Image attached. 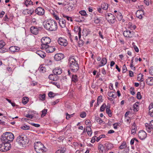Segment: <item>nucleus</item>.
<instances>
[{
	"label": "nucleus",
	"mask_w": 153,
	"mask_h": 153,
	"mask_svg": "<svg viewBox=\"0 0 153 153\" xmlns=\"http://www.w3.org/2000/svg\"><path fill=\"white\" fill-rule=\"evenodd\" d=\"M44 28L49 31L56 30L57 29V24L56 21L53 20H47L43 23Z\"/></svg>",
	"instance_id": "f257e3e1"
},
{
	"label": "nucleus",
	"mask_w": 153,
	"mask_h": 153,
	"mask_svg": "<svg viewBox=\"0 0 153 153\" xmlns=\"http://www.w3.org/2000/svg\"><path fill=\"white\" fill-rule=\"evenodd\" d=\"M68 63L70 64L69 67L71 71L74 72H76L78 71L79 68V65L74 58H70Z\"/></svg>",
	"instance_id": "f03ea898"
},
{
	"label": "nucleus",
	"mask_w": 153,
	"mask_h": 153,
	"mask_svg": "<svg viewBox=\"0 0 153 153\" xmlns=\"http://www.w3.org/2000/svg\"><path fill=\"white\" fill-rule=\"evenodd\" d=\"M16 141L19 145L22 147H24L28 142L27 136L23 134H21L17 137Z\"/></svg>",
	"instance_id": "7ed1b4c3"
},
{
	"label": "nucleus",
	"mask_w": 153,
	"mask_h": 153,
	"mask_svg": "<svg viewBox=\"0 0 153 153\" xmlns=\"http://www.w3.org/2000/svg\"><path fill=\"white\" fill-rule=\"evenodd\" d=\"M34 148L37 153H44L46 151V148L40 142H36L34 143Z\"/></svg>",
	"instance_id": "20e7f679"
},
{
	"label": "nucleus",
	"mask_w": 153,
	"mask_h": 153,
	"mask_svg": "<svg viewBox=\"0 0 153 153\" xmlns=\"http://www.w3.org/2000/svg\"><path fill=\"white\" fill-rule=\"evenodd\" d=\"M14 138L13 134L11 132H6L2 136L1 140L2 142H10L12 141Z\"/></svg>",
	"instance_id": "39448f33"
},
{
	"label": "nucleus",
	"mask_w": 153,
	"mask_h": 153,
	"mask_svg": "<svg viewBox=\"0 0 153 153\" xmlns=\"http://www.w3.org/2000/svg\"><path fill=\"white\" fill-rule=\"evenodd\" d=\"M42 44L41 45V49H44L47 46L48 44H49L51 42V39L48 37H44L42 38L41 39Z\"/></svg>",
	"instance_id": "423d86ee"
},
{
	"label": "nucleus",
	"mask_w": 153,
	"mask_h": 153,
	"mask_svg": "<svg viewBox=\"0 0 153 153\" xmlns=\"http://www.w3.org/2000/svg\"><path fill=\"white\" fill-rule=\"evenodd\" d=\"M134 34V32L133 31H131L128 29H126L123 33L124 36L128 38H132Z\"/></svg>",
	"instance_id": "0eeeda50"
},
{
	"label": "nucleus",
	"mask_w": 153,
	"mask_h": 153,
	"mask_svg": "<svg viewBox=\"0 0 153 153\" xmlns=\"http://www.w3.org/2000/svg\"><path fill=\"white\" fill-rule=\"evenodd\" d=\"M145 125L146 129L148 133H150L152 131H153V120L149 123H146Z\"/></svg>",
	"instance_id": "6e6552de"
},
{
	"label": "nucleus",
	"mask_w": 153,
	"mask_h": 153,
	"mask_svg": "<svg viewBox=\"0 0 153 153\" xmlns=\"http://www.w3.org/2000/svg\"><path fill=\"white\" fill-rule=\"evenodd\" d=\"M58 42L60 45L64 46H66L68 44L67 40L63 38H59L58 40Z\"/></svg>",
	"instance_id": "1a4fd4ad"
},
{
	"label": "nucleus",
	"mask_w": 153,
	"mask_h": 153,
	"mask_svg": "<svg viewBox=\"0 0 153 153\" xmlns=\"http://www.w3.org/2000/svg\"><path fill=\"white\" fill-rule=\"evenodd\" d=\"M5 45V43L3 40L0 41V53H4L7 51V49L4 47Z\"/></svg>",
	"instance_id": "9d476101"
},
{
	"label": "nucleus",
	"mask_w": 153,
	"mask_h": 153,
	"mask_svg": "<svg viewBox=\"0 0 153 153\" xmlns=\"http://www.w3.org/2000/svg\"><path fill=\"white\" fill-rule=\"evenodd\" d=\"M139 138L141 140H144L146 137V133L143 130L140 131L138 133Z\"/></svg>",
	"instance_id": "9b49d317"
},
{
	"label": "nucleus",
	"mask_w": 153,
	"mask_h": 153,
	"mask_svg": "<svg viewBox=\"0 0 153 153\" xmlns=\"http://www.w3.org/2000/svg\"><path fill=\"white\" fill-rule=\"evenodd\" d=\"M35 12L36 14L38 15L42 16L44 14L45 11L42 8L39 7L36 9L35 10Z\"/></svg>",
	"instance_id": "f8f14e48"
},
{
	"label": "nucleus",
	"mask_w": 153,
	"mask_h": 153,
	"mask_svg": "<svg viewBox=\"0 0 153 153\" xmlns=\"http://www.w3.org/2000/svg\"><path fill=\"white\" fill-rule=\"evenodd\" d=\"M64 58V55L61 53H58L56 54L54 58L55 60L57 61H59L63 59Z\"/></svg>",
	"instance_id": "ddd939ff"
},
{
	"label": "nucleus",
	"mask_w": 153,
	"mask_h": 153,
	"mask_svg": "<svg viewBox=\"0 0 153 153\" xmlns=\"http://www.w3.org/2000/svg\"><path fill=\"white\" fill-rule=\"evenodd\" d=\"M44 49H45L46 52L48 53H51L53 52L56 50V48L54 46H50L48 45V46L44 48Z\"/></svg>",
	"instance_id": "4468645a"
},
{
	"label": "nucleus",
	"mask_w": 153,
	"mask_h": 153,
	"mask_svg": "<svg viewBox=\"0 0 153 153\" xmlns=\"http://www.w3.org/2000/svg\"><path fill=\"white\" fill-rule=\"evenodd\" d=\"M30 31L32 33L36 35L38 33L39 29L37 27L32 26L30 27Z\"/></svg>",
	"instance_id": "2eb2a0df"
},
{
	"label": "nucleus",
	"mask_w": 153,
	"mask_h": 153,
	"mask_svg": "<svg viewBox=\"0 0 153 153\" xmlns=\"http://www.w3.org/2000/svg\"><path fill=\"white\" fill-rule=\"evenodd\" d=\"M20 49L18 47L16 46H12L9 48V51L12 52L14 53L19 51Z\"/></svg>",
	"instance_id": "dca6fc26"
},
{
	"label": "nucleus",
	"mask_w": 153,
	"mask_h": 153,
	"mask_svg": "<svg viewBox=\"0 0 153 153\" xmlns=\"http://www.w3.org/2000/svg\"><path fill=\"white\" fill-rule=\"evenodd\" d=\"M49 79L53 81H56L59 79V77L58 76L55 75L54 74H50L48 76Z\"/></svg>",
	"instance_id": "f3484780"
},
{
	"label": "nucleus",
	"mask_w": 153,
	"mask_h": 153,
	"mask_svg": "<svg viewBox=\"0 0 153 153\" xmlns=\"http://www.w3.org/2000/svg\"><path fill=\"white\" fill-rule=\"evenodd\" d=\"M107 63V60L106 58L103 57L102 58L100 62V64H99L98 67L99 68L105 65Z\"/></svg>",
	"instance_id": "a211bd4d"
},
{
	"label": "nucleus",
	"mask_w": 153,
	"mask_h": 153,
	"mask_svg": "<svg viewBox=\"0 0 153 153\" xmlns=\"http://www.w3.org/2000/svg\"><path fill=\"white\" fill-rule=\"evenodd\" d=\"M74 31L76 32H78V35L79 36V38L80 39L81 37V29L80 27L77 26H75L74 29Z\"/></svg>",
	"instance_id": "6ab92c4d"
},
{
	"label": "nucleus",
	"mask_w": 153,
	"mask_h": 153,
	"mask_svg": "<svg viewBox=\"0 0 153 153\" xmlns=\"http://www.w3.org/2000/svg\"><path fill=\"white\" fill-rule=\"evenodd\" d=\"M59 25L62 28L66 27V22L65 20L63 19H60L59 21Z\"/></svg>",
	"instance_id": "aec40b11"
},
{
	"label": "nucleus",
	"mask_w": 153,
	"mask_h": 153,
	"mask_svg": "<svg viewBox=\"0 0 153 153\" xmlns=\"http://www.w3.org/2000/svg\"><path fill=\"white\" fill-rule=\"evenodd\" d=\"M53 73L55 75H59L62 73V70L59 68H56L53 71Z\"/></svg>",
	"instance_id": "412c9836"
},
{
	"label": "nucleus",
	"mask_w": 153,
	"mask_h": 153,
	"mask_svg": "<svg viewBox=\"0 0 153 153\" xmlns=\"http://www.w3.org/2000/svg\"><path fill=\"white\" fill-rule=\"evenodd\" d=\"M106 18L109 23L113 24L115 21V17L114 15H112V16L110 17H106Z\"/></svg>",
	"instance_id": "4be33fe9"
},
{
	"label": "nucleus",
	"mask_w": 153,
	"mask_h": 153,
	"mask_svg": "<svg viewBox=\"0 0 153 153\" xmlns=\"http://www.w3.org/2000/svg\"><path fill=\"white\" fill-rule=\"evenodd\" d=\"M2 142V143H4V146L5 149V150L6 152L9 150L11 148V146L10 142Z\"/></svg>",
	"instance_id": "5701e85b"
},
{
	"label": "nucleus",
	"mask_w": 153,
	"mask_h": 153,
	"mask_svg": "<svg viewBox=\"0 0 153 153\" xmlns=\"http://www.w3.org/2000/svg\"><path fill=\"white\" fill-rule=\"evenodd\" d=\"M146 82L149 85H153V77H148L146 80Z\"/></svg>",
	"instance_id": "b1692460"
},
{
	"label": "nucleus",
	"mask_w": 153,
	"mask_h": 153,
	"mask_svg": "<svg viewBox=\"0 0 153 153\" xmlns=\"http://www.w3.org/2000/svg\"><path fill=\"white\" fill-rule=\"evenodd\" d=\"M149 114L151 117H153V104H150L149 107Z\"/></svg>",
	"instance_id": "393cba45"
},
{
	"label": "nucleus",
	"mask_w": 153,
	"mask_h": 153,
	"mask_svg": "<svg viewBox=\"0 0 153 153\" xmlns=\"http://www.w3.org/2000/svg\"><path fill=\"white\" fill-rule=\"evenodd\" d=\"M66 148L64 147H61L59 149L57 150L55 153H66Z\"/></svg>",
	"instance_id": "a878e982"
},
{
	"label": "nucleus",
	"mask_w": 153,
	"mask_h": 153,
	"mask_svg": "<svg viewBox=\"0 0 153 153\" xmlns=\"http://www.w3.org/2000/svg\"><path fill=\"white\" fill-rule=\"evenodd\" d=\"M36 53L43 58L45 57L46 56L45 53L41 51H37L36 52Z\"/></svg>",
	"instance_id": "bb28decb"
},
{
	"label": "nucleus",
	"mask_w": 153,
	"mask_h": 153,
	"mask_svg": "<svg viewBox=\"0 0 153 153\" xmlns=\"http://www.w3.org/2000/svg\"><path fill=\"white\" fill-rule=\"evenodd\" d=\"M71 82L76 83L78 80L77 76L76 75L72 74L71 75Z\"/></svg>",
	"instance_id": "cd10ccee"
},
{
	"label": "nucleus",
	"mask_w": 153,
	"mask_h": 153,
	"mask_svg": "<svg viewBox=\"0 0 153 153\" xmlns=\"http://www.w3.org/2000/svg\"><path fill=\"white\" fill-rule=\"evenodd\" d=\"M132 129L131 131V134H134L136 133L137 127H136V124L135 123H134L131 126Z\"/></svg>",
	"instance_id": "c85d7f7f"
},
{
	"label": "nucleus",
	"mask_w": 153,
	"mask_h": 153,
	"mask_svg": "<svg viewBox=\"0 0 153 153\" xmlns=\"http://www.w3.org/2000/svg\"><path fill=\"white\" fill-rule=\"evenodd\" d=\"M139 102H137L134 104L133 105V110L134 111H137L139 110L138 104Z\"/></svg>",
	"instance_id": "c756f323"
},
{
	"label": "nucleus",
	"mask_w": 153,
	"mask_h": 153,
	"mask_svg": "<svg viewBox=\"0 0 153 153\" xmlns=\"http://www.w3.org/2000/svg\"><path fill=\"white\" fill-rule=\"evenodd\" d=\"M105 145L106 148L107 150H108L111 149L114 147L113 145L111 143H106Z\"/></svg>",
	"instance_id": "7c9ffc66"
},
{
	"label": "nucleus",
	"mask_w": 153,
	"mask_h": 153,
	"mask_svg": "<svg viewBox=\"0 0 153 153\" xmlns=\"http://www.w3.org/2000/svg\"><path fill=\"white\" fill-rule=\"evenodd\" d=\"M108 7V4L106 3L103 2L101 5L102 8L104 10H107Z\"/></svg>",
	"instance_id": "2f4dec72"
},
{
	"label": "nucleus",
	"mask_w": 153,
	"mask_h": 153,
	"mask_svg": "<svg viewBox=\"0 0 153 153\" xmlns=\"http://www.w3.org/2000/svg\"><path fill=\"white\" fill-rule=\"evenodd\" d=\"M110 108V106H107L106 108V113L108 114L109 116L111 117L112 116V113Z\"/></svg>",
	"instance_id": "473e14b6"
},
{
	"label": "nucleus",
	"mask_w": 153,
	"mask_h": 153,
	"mask_svg": "<svg viewBox=\"0 0 153 153\" xmlns=\"http://www.w3.org/2000/svg\"><path fill=\"white\" fill-rule=\"evenodd\" d=\"M24 3L27 7H28L30 5H32L33 4V2L31 0H26L25 1Z\"/></svg>",
	"instance_id": "72a5a7b5"
},
{
	"label": "nucleus",
	"mask_w": 153,
	"mask_h": 153,
	"mask_svg": "<svg viewBox=\"0 0 153 153\" xmlns=\"http://www.w3.org/2000/svg\"><path fill=\"white\" fill-rule=\"evenodd\" d=\"M116 16L119 21H121L123 18V16L121 13L119 11L115 14Z\"/></svg>",
	"instance_id": "f704fd0d"
},
{
	"label": "nucleus",
	"mask_w": 153,
	"mask_h": 153,
	"mask_svg": "<svg viewBox=\"0 0 153 153\" xmlns=\"http://www.w3.org/2000/svg\"><path fill=\"white\" fill-rule=\"evenodd\" d=\"M114 92H109L108 94V95L110 97H112L113 98H116L117 96L116 94H112L114 93Z\"/></svg>",
	"instance_id": "c9c22d12"
},
{
	"label": "nucleus",
	"mask_w": 153,
	"mask_h": 153,
	"mask_svg": "<svg viewBox=\"0 0 153 153\" xmlns=\"http://www.w3.org/2000/svg\"><path fill=\"white\" fill-rule=\"evenodd\" d=\"M39 71L42 73H44L46 71V69L45 67L40 66L39 68Z\"/></svg>",
	"instance_id": "e433bc0d"
},
{
	"label": "nucleus",
	"mask_w": 153,
	"mask_h": 153,
	"mask_svg": "<svg viewBox=\"0 0 153 153\" xmlns=\"http://www.w3.org/2000/svg\"><path fill=\"white\" fill-rule=\"evenodd\" d=\"M45 63L48 65H50L52 64V61L50 59H46L45 60Z\"/></svg>",
	"instance_id": "4c0bfd02"
},
{
	"label": "nucleus",
	"mask_w": 153,
	"mask_h": 153,
	"mask_svg": "<svg viewBox=\"0 0 153 153\" xmlns=\"http://www.w3.org/2000/svg\"><path fill=\"white\" fill-rule=\"evenodd\" d=\"M90 32L88 29H84L83 33L84 34L85 36H87L90 33Z\"/></svg>",
	"instance_id": "58836bf2"
},
{
	"label": "nucleus",
	"mask_w": 153,
	"mask_h": 153,
	"mask_svg": "<svg viewBox=\"0 0 153 153\" xmlns=\"http://www.w3.org/2000/svg\"><path fill=\"white\" fill-rule=\"evenodd\" d=\"M107 106L105 103L103 104L101 106L100 108V111H103L105 108H106Z\"/></svg>",
	"instance_id": "ea45409f"
},
{
	"label": "nucleus",
	"mask_w": 153,
	"mask_h": 153,
	"mask_svg": "<svg viewBox=\"0 0 153 153\" xmlns=\"http://www.w3.org/2000/svg\"><path fill=\"white\" fill-rule=\"evenodd\" d=\"M4 147V143H2V144H0V151L3 152H6Z\"/></svg>",
	"instance_id": "a19ab883"
},
{
	"label": "nucleus",
	"mask_w": 153,
	"mask_h": 153,
	"mask_svg": "<svg viewBox=\"0 0 153 153\" xmlns=\"http://www.w3.org/2000/svg\"><path fill=\"white\" fill-rule=\"evenodd\" d=\"M48 110L47 109H44L42 111V114L41 115V117H43L45 116L46 114L47 113Z\"/></svg>",
	"instance_id": "79ce46f5"
},
{
	"label": "nucleus",
	"mask_w": 153,
	"mask_h": 153,
	"mask_svg": "<svg viewBox=\"0 0 153 153\" xmlns=\"http://www.w3.org/2000/svg\"><path fill=\"white\" fill-rule=\"evenodd\" d=\"M136 26L135 25H133L131 23L129 24L128 27L131 30H134L136 28Z\"/></svg>",
	"instance_id": "37998d69"
},
{
	"label": "nucleus",
	"mask_w": 153,
	"mask_h": 153,
	"mask_svg": "<svg viewBox=\"0 0 153 153\" xmlns=\"http://www.w3.org/2000/svg\"><path fill=\"white\" fill-rule=\"evenodd\" d=\"M27 13L30 16L31 15L34 13V10L33 9H30V10H27Z\"/></svg>",
	"instance_id": "c03bdc74"
},
{
	"label": "nucleus",
	"mask_w": 153,
	"mask_h": 153,
	"mask_svg": "<svg viewBox=\"0 0 153 153\" xmlns=\"http://www.w3.org/2000/svg\"><path fill=\"white\" fill-rule=\"evenodd\" d=\"M95 120H96L97 122L99 124L102 123L103 122V121L102 120V119L98 117H96Z\"/></svg>",
	"instance_id": "a18cd8bd"
},
{
	"label": "nucleus",
	"mask_w": 153,
	"mask_h": 153,
	"mask_svg": "<svg viewBox=\"0 0 153 153\" xmlns=\"http://www.w3.org/2000/svg\"><path fill=\"white\" fill-rule=\"evenodd\" d=\"M51 83L52 84L55 85L58 88L60 87V85L59 84L55 81H52Z\"/></svg>",
	"instance_id": "49530a36"
},
{
	"label": "nucleus",
	"mask_w": 153,
	"mask_h": 153,
	"mask_svg": "<svg viewBox=\"0 0 153 153\" xmlns=\"http://www.w3.org/2000/svg\"><path fill=\"white\" fill-rule=\"evenodd\" d=\"M28 98L27 97H24L23 98L22 100V103L24 104H26L28 102Z\"/></svg>",
	"instance_id": "de8ad7c7"
},
{
	"label": "nucleus",
	"mask_w": 153,
	"mask_h": 153,
	"mask_svg": "<svg viewBox=\"0 0 153 153\" xmlns=\"http://www.w3.org/2000/svg\"><path fill=\"white\" fill-rule=\"evenodd\" d=\"M21 129L23 130H29L30 129V127L27 125L22 126L21 127Z\"/></svg>",
	"instance_id": "09e8293b"
},
{
	"label": "nucleus",
	"mask_w": 153,
	"mask_h": 153,
	"mask_svg": "<svg viewBox=\"0 0 153 153\" xmlns=\"http://www.w3.org/2000/svg\"><path fill=\"white\" fill-rule=\"evenodd\" d=\"M74 115V113L71 114H69L68 113H66V119L67 120H68L70 118L72 117Z\"/></svg>",
	"instance_id": "8fccbe9b"
},
{
	"label": "nucleus",
	"mask_w": 153,
	"mask_h": 153,
	"mask_svg": "<svg viewBox=\"0 0 153 153\" xmlns=\"http://www.w3.org/2000/svg\"><path fill=\"white\" fill-rule=\"evenodd\" d=\"M126 147V144L125 142L123 143L119 147V149H124Z\"/></svg>",
	"instance_id": "3c124183"
},
{
	"label": "nucleus",
	"mask_w": 153,
	"mask_h": 153,
	"mask_svg": "<svg viewBox=\"0 0 153 153\" xmlns=\"http://www.w3.org/2000/svg\"><path fill=\"white\" fill-rule=\"evenodd\" d=\"M94 22L96 24H98L100 22V19L97 17H96L94 19Z\"/></svg>",
	"instance_id": "603ef678"
},
{
	"label": "nucleus",
	"mask_w": 153,
	"mask_h": 153,
	"mask_svg": "<svg viewBox=\"0 0 153 153\" xmlns=\"http://www.w3.org/2000/svg\"><path fill=\"white\" fill-rule=\"evenodd\" d=\"M48 95L50 97H53L55 96V94L51 91L49 93Z\"/></svg>",
	"instance_id": "864d4df0"
},
{
	"label": "nucleus",
	"mask_w": 153,
	"mask_h": 153,
	"mask_svg": "<svg viewBox=\"0 0 153 153\" xmlns=\"http://www.w3.org/2000/svg\"><path fill=\"white\" fill-rule=\"evenodd\" d=\"M45 95L44 94L42 95L41 94L39 97L40 99L42 101L44 100L45 99Z\"/></svg>",
	"instance_id": "5fc2aeb1"
},
{
	"label": "nucleus",
	"mask_w": 153,
	"mask_h": 153,
	"mask_svg": "<svg viewBox=\"0 0 153 153\" xmlns=\"http://www.w3.org/2000/svg\"><path fill=\"white\" fill-rule=\"evenodd\" d=\"M79 13L82 16H85L87 15L86 11L84 10H82L79 12Z\"/></svg>",
	"instance_id": "6e6d98bb"
},
{
	"label": "nucleus",
	"mask_w": 153,
	"mask_h": 153,
	"mask_svg": "<svg viewBox=\"0 0 153 153\" xmlns=\"http://www.w3.org/2000/svg\"><path fill=\"white\" fill-rule=\"evenodd\" d=\"M134 88L133 87L131 88L130 89L131 94L132 95H134L135 94V92L134 91Z\"/></svg>",
	"instance_id": "4d7b16f0"
},
{
	"label": "nucleus",
	"mask_w": 153,
	"mask_h": 153,
	"mask_svg": "<svg viewBox=\"0 0 153 153\" xmlns=\"http://www.w3.org/2000/svg\"><path fill=\"white\" fill-rule=\"evenodd\" d=\"M105 137V135L104 134L102 135H101L100 136L98 137H97V139L96 140V141L97 142H98L102 138V137Z\"/></svg>",
	"instance_id": "13d9d810"
},
{
	"label": "nucleus",
	"mask_w": 153,
	"mask_h": 153,
	"mask_svg": "<svg viewBox=\"0 0 153 153\" xmlns=\"http://www.w3.org/2000/svg\"><path fill=\"white\" fill-rule=\"evenodd\" d=\"M105 149L104 146L102 148V149L100 150H99L100 153H105Z\"/></svg>",
	"instance_id": "bf43d9fd"
},
{
	"label": "nucleus",
	"mask_w": 153,
	"mask_h": 153,
	"mask_svg": "<svg viewBox=\"0 0 153 153\" xmlns=\"http://www.w3.org/2000/svg\"><path fill=\"white\" fill-rule=\"evenodd\" d=\"M86 113L85 112H82L80 115V116L81 118H84L86 116Z\"/></svg>",
	"instance_id": "052dcab7"
},
{
	"label": "nucleus",
	"mask_w": 153,
	"mask_h": 153,
	"mask_svg": "<svg viewBox=\"0 0 153 153\" xmlns=\"http://www.w3.org/2000/svg\"><path fill=\"white\" fill-rule=\"evenodd\" d=\"M127 70V68L126 67V65L124 64L123 65V70H122L123 72V73H125L126 72V71Z\"/></svg>",
	"instance_id": "680f3d73"
},
{
	"label": "nucleus",
	"mask_w": 153,
	"mask_h": 153,
	"mask_svg": "<svg viewBox=\"0 0 153 153\" xmlns=\"http://www.w3.org/2000/svg\"><path fill=\"white\" fill-rule=\"evenodd\" d=\"M149 72L150 74L151 75L153 76V66L150 67Z\"/></svg>",
	"instance_id": "e2e57ef3"
},
{
	"label": "nucleus",
	"mask_w": 153,
	"mask_h": 153,
	"mask_svg": "<svg viewBox=\"0 0 153 153\" xmlns=\"http://www.w3.org/2000/svg\"><path fill=\"white\" fill-rule=\"evenodd\" d=\"M31 23H32L34 25H36L37 24L36 20L35 18H33L31 20Z\"/></svg>",
	"instance_id": "0e129e2a"
},
{
	"label": "nucleus",
	"mask_w": 153,
	"mask_h": 153,
	"mask_svg": "<svg viewBox=\"0 0 153 153\" xmlns=\"http://www.w3.org/2000/svg\"><path fill=\"white\" fill-rule=\"evenodd\" d=\"M136 14L137 17L138 18L140 19H141L143 18V15L139 14L138 12H136Z\"/></svg>",
	"instance_id": "69168bd1"
},
{
	"label": "nucleus",
	"mask_w": 153,
	"mask_h": 153,
	"mask_svg": "<svg viewBox=\"0 0 153 153\" xmlns=\"http://www.w3.org/2000/svg\"><path fill=\"white\" fill-rule=\"evenodd\" d=\"M137 97L138 99H140L141 98V96L140 92H138L137 94Z\"/></svg>",
	"instance_id": "338daca9"
},
{
	"label": "nucleus",
	"mask_w": 153,
	"mask_h": 153,
	"mask_svg": "<svg viewBox=\"0 0 153 153\" xmlns=\"http://www.w3.org/2000/svg\"><path fill=\"white\" fill-rule=\"evenodd\" d=\"M102 96H98L97 99V102H101L102 101Z\"/></svg>",
	"instance_id": "774afa93"
}]
</instances>
